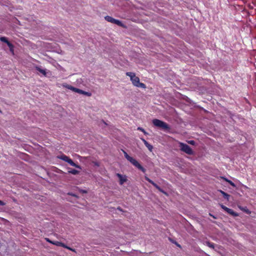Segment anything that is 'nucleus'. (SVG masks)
<instances>
[{"label":"nucleus","instance_id":"nucleus-1","mask_svg":"<svg viewBox=\"0 0 256 256\" xmlns=\"http://www.w3.org/2000/svg\"><path fill=\"white\" fill-rule=\"evenodd\" d=\"M126 75L130 78V80L132 84L136 87L141 88H146V86L144 84L140 82V78L136 76V74L132 72H126Z\"/></svg>","mask_w":256,"mask_h":256},{"label":"nucleus","instance_id":"nucleus-2","mask_svg":"<svg viewBox=\"0 0 256 256\" xmlns=\"http://www.w3.org/2000/svg\"><path fill=\"white\" fill-rule=\"evenodd\" d=\"M125 158L129 161L132 165L140 170L143 172H146V170L134 158L130 156L124 150H122Z\"/></svg>","mask_w":256,"mask_h":256},{"label":"nucleus","instance_id":"nucleus-3","mask_svg":"<svg viewBox=\"0 0 256 256\" xmlns=\"http://www.w3.org/2000/svg\"><path fill=\"white\" fill-rule=\"evenodd\" d=\"M152 124L154 126L164 130H169L170 129V127L168 124L158 119H154Z\"/></svg>","mask_w":256,"mask_h":256},{"label":"nucleus","instance_id":"nucleus-4","mask_svg":"<svg viewBox=\"0 0 256 256\" xmlns=\"http://www.w3.org/2000/svg\"><path fill=\"white\" fill-rule=\"evenodd\" d=\"M63 86L69 90H72V91L77 92L80 94H82L86 95L88 96H92V93L84 91L78 88H74L70 85H68L67 84H63Z\"/></svg>","mask_w":256,"mask_h":256},{"label":"nucleus","instance_id":"nucleus-5","mask_svg":"<svg viewBox=\"0 0 256 256\" xmlns=\"http://www.w3.org/2000/svg\"><path fill=\"white\" fill-rule=\"evenodd\" d=\"M58 158L60 160H63L64 162H68L70 166H74L75 168L79 169H82V168L80 165L74 163L72 159H70L69 157L66 156L65 154H62L60 156L58 157Z\"/></svg>","mask_w":256,"mask_h":256},{"label":"nucleus","instance_id":"nucleus-6","mask_svg":"<svg viewBox=\"0 0 256 256\" xmlns=\"http://www.w3.org/2000/svg\"><path fill=\"white\" fill-rule=\"evenodd\" d=\"M179 144H180L179 146L180 148V150L190 155H192V154H194L193 150H192L191 148L187 144H184L183 142H180Z\"/></svg>","mask_w":256,"mask_h":256},{"label":"nucleus","instance_id":"nucleus-7","mask_svg":"<svg viewBox=\"0 0 256 256\" xmlns=\"http://www.w3.org/2000/svg\"><path fill=\"white\" fill-rule=\"evenodd\" d=\"M104 19L106 21L110 22L111 23H112V24H116L118 26H123L122 22L120 20H118L114 19L110 16H106L104 17Z\"/></svg>","mask_w":256,"mask_h":256},{"label":"nucleus","instance_id":"nucleus-8","mask_svg":"<svg viewBox=\"0 0 256 256\" xmlns=\"http://www.w3.org/2000/svg\"><path fill=\"white\" fill-rule=\"evenodd\" d=\"M220 207L227 213L229 214H230L232 216H238V214L236 212H234L232 210L227 208L226 206L223 204H220Z\"/></svg>","mask_w":256,"mask_h":256},{"label":"nucleus","instance_id":"nucleus-9","mask_svg":"<svg viewBox=\"0 0 256 256\" xmlns=\"http://www.w3.org/2000/svg\"><path fill=\"white\" fill-rule=\"evenodd\" d=\"M144 178L148 182L152 184L156 189H158L160 192H164V190L154 182L152 180H151L150 178H148L147 176H144Z\"/></svg>","mask_w":256,"mask_h":256},{"label":"nucleus","instance_id":"nucleus-10","mask_svg":"<svg viewBox=\"0 0 256 256\" xmlns=\"http://www.w3.org/2000/svg\"><path fill=\"white\" fill-rule=\"evenodd\" d=\"M117 176L120 179V184L122 185L124 182L127 180L126 176H122L120 174H116Z\"/></svg>","mask_w":256,"mask_h":256},{"label":"nucleus","instance_id":"nucleus-11","mask_svg":"<svg viewBox=\"0 0 256 256\" xmlns=\"http://www.w3.org/2000/svg\"><path fill=\"white\" fill-rule=\"evenodd\" d=\"M141 140L142 141L146 146L148 148V150L152 152L153 149V146L150 144L144 138H141Z\"/></svg>","mask_w":256,"mask_h":256},{"label":"nucleus","instance_id":"nucleus-12","mask_svg":"<svg viewBox=\"0 0 256 256\" xmlns=\"http://www.w3.org/2000/svg\"><path fill=\"white\" fill-rule=\"evenodd\" d=\"M35 68L36 70L40 72L41 74H42L44 76H46V71L45 70H43L42 68H41L40 66H36L35 67Z\"/></svg>","mask_w":256,"mask_h":256},{"label":"nucleus","instance_id":"nucleus-13","mask_svg":"<svg viewBox=\"0 0 256 256\" xmlns=\"http://www.w3.org/2000/svg\"><path fill=\"white\" fill-rule=\"evenodd\" d=\"M6 44L10 48V52L14 54V45L10 42H8Z\"/></svg>","mask_w":256,"mask_h":256},{"label":"nucleus","instance_id":"nucleus-14","mask_svg":"<svg viewBox=\"0 0 256 256\" xmlns=\"http://www.w3.org/2000/svg\"><path fill=\"white\" fill-rule=\"evenodd\" d=\"M68 172L69 174H72L74 175H76V174H79V171L76 170H74V169H70L68 171Z\"/></svg>","mask_w":256,"mask_h":256},{"label":"nucleus","instance_id":"nucleus-15","mask_svg":"<svg viewBox=\"0 0 256 256\" xmlns=\"http://www.w3.org/2000/svg\"><path fill=\"white\" fill-rule=\"evenodd\" d=\"M220 192L224 196V198L225 199H226L227 200H228L230 196L227 193L224 192V191H222V190H220Z\"/></svg>","mask_w":256,"mask_h":256},{"label":"nucleus","instance_id":"nucleus-16","mask_svg":"<svg viewBox=\"0 0 256 256\" xmlns=\"http://www.w3.org/2000/svg\"><path fill=\"white\" fill-rule=\"evenodd\" d=\"M0 40L2 42H5L7 44L9 41L8 40L7 38L4 36H2L0 38Z\"/></svg>","mask_w":256,"mask_h":256},{"label":"nucleus","instance_id":"nucleus-17","mask_svg":"<svg viewBox=\"0 0 256 256\" xmlns=\"http://www.w3.org/2000/svg\"><path fill=\"white\" fill-rule=\"evenodd\" d=\"M206 245L208 247H210V248H214V244L212 243V242H206Z\"/></svg>","mask_w":256,"mask_h":256},{"label":"nucleus","instance_id":"nucleus-18","mask_svg":"<svg viewBox=\"0 0 256 256\" xmlns=\"http://www.w3.org/2000/svg\"><path fill=\"white\" fill-rule=\"evenodd\" d=\"M224 180H225L226 181L228 182L232 186L234 187L236 186V185L234 184L232 182L231 180H228L226 178H224Z\"/></svg>","mask_w":256,"mask_h":256},{"label":"nucleus","instance_id":"nucleus-19","mask_svg":"<svg viewBox=\"0 0 256 256\" xmlns=\"http://www.w3.org/2000/svg\"><path fill=\"white\" fill-rule=\"evenodd\" d=\"M62 244V242H58V241H55L52 242V244L54 245H56V246H60Z\"/></svg>","mask_w":256,"mask_h":256},{"label":"nucleus","instance_id":"nucleus-20","mask_svg":"<svg viewBox=\"0 0 256 256\" xmlns=\"http://www.w3.org/2000/svg\"><path fill=\"white\" fill-rule=\"evenodd\" d=\"M138 130H140V131L143 132L144 134H148V133L145 131V130L143 128H142L138 127Z\"/></svg>","mask_w":256,"mask_h":256},{"label":"nucleus","instance_id":"nucleus-21","mask_svg":"<svg viewBox=\"0 0 256 256\" xmlns=\"http://www.w3.org/2000/svg\"><path fill=\"white\" fill-rule=\"evenodd\" d=\"M92 162L94 164L95 166H100V163L98 162Z\"/></svg>","mask_w":256,"mask_h":256},{"label":"nucleus","instance_id":"nucleus-22","mask_svg":"<svg viewBox=\"0 0 256 256\" xmlns=\"http://www.w3.org/2000/svg\"><path fill=\"white\" fill-rule=\"evenodd\" d=\"M60 246L63 247L64 248H66V249H67V248L68 247V246H67L64 243H62V242L61 245H60Z\"/></svg>","mask_w":256,"mask_h":256},{"label":"nucleus","instance_id":"nucleus-23","mask_svg":"<svg viewBox=\"0 0 256 256\" xmlns=\"http://www.w3.org/2000/svg\"><path fill=\"white\" fill-rule=\"evenodd\" d=\"M67 249H68V250H71V251H72V252H76V250H75L74 249V248H70V247H69V246H68V247L67 248Z\"/></svg>","mask_w":256,"mask_h":256},{"label":"nucleus","instance_id":"nucleus-24","mask_svg":"<svg viewBox=\"0 0 256 256\" xmlns=\"http://www.w3.org/2000/svg\"><path fill=\"white\" fill-rule=\"evenodd\" d=\"M6 204V203L4 202L3 201L0 200V206H4Z\"/></svg>","mask_w":256,"mask_h":256},{"label":"nucleus","instance_id":"nucleus-25","mask_svg":"<svg viewBox=\"0 0 256 256\" xmlns=\"http://www.w3.org/2000/svg\"><path fill=\"white\" fill-rule=\"evenodd\" d=\"M46 240L47 242H50V244H52V242H54V241H52V240H50L49 238H46Z\"/></svg>","mask_w":256,"mask_h":256},{"label":"nucleus","instance_id":"nucleus-26","mask_svg":"<svg viewBox=\"0 0 256 256\" xmlns=\"http://www.w3.org/2000/svg\"><path fill=\"white\" fill-rule=\"evenodd\" d=\"M190 144H194V140H190L188 142Z\"/></svg>","mask_w":256,"mask_h":256},{"label":"nucleus","instance_id":"nucleus-27","mask_svg":"<svg viewBox=\"0 0 256 256\" xmlns=\"http://www.w3.org/2000/svg\"><path fill=\"white\" fill-rule=\"evenodd\" d=\"M117 209H118V210H119L120 211H122V208H121L120 207H118V208H117Z\"/></svg>","mask_w":256,"mask_h":256},{"label":"nucleus","instance_id":"nucleus-28","mask_svg":"<svg viewBox=\"0 0 256 256\" xmlns=\"http://www.w3.org/2000/svg\"><path fill=\"white\" fill-rule=\"evenodd\" d=\"M82 192L83 193H86V192H86V190H82Z\"/></svg>","mask_w":256,"mask_h":256},{"label":"nucleus","instance_id":"nucleus-29","mask_svg":"<svg viewBox=\"0 0 256 256\" xmlns=\"http://www.w3.org/2000/svg\"><path fill=\"white\" fill-rule=\"evenodd\" d=\"M176 245H177L178 246L180 247V244H176Z\"/></svg>","mask_w":256,"mask_h":256}]
</instances>
